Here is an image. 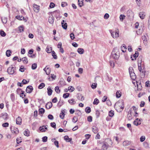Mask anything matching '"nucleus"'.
<instances>
[{
	"mask_svg": "<svg viewBox=\"0 0 150 150\" xmlns=\"http://www.w3.org/2000/svg\"><path fill=\"white\" fill-rule=\"evenodd\" d=\"M109 15L108 13H106L104 16V18L105 19H107L109 17Z\"/></svg>",
	"mask_w": 150,
	"mask_h": 150,
	"instance_id": "nucleus-58",
	"label": "nucleus"
},
{
	"mask_svg": "<svg viewBox=\"0 0 150 150\" xmlns=\"http://www.w3.org/2000/svg\"><path fill=\"white\" fill-rule=\"evenodd\" d=\"M129 74H131L132 73L134 72L133 68L132 67H130L129 68Z\"/></svg>",
	"mask_w": 150,
	"mask_h": 150,
	"instance_id": "nucleus-61",
	"label": "nucleus"
},
{
	"mask_svg": "<svg viewBox=\"0 0 150 150\" xmlns=\"http://www.w3.org/2000/svg\"><path fill=\"white\" fill-rule=\"evenodd\" d=\"M47 126H42L39 127V130L42 132H44L46 131L47 129Z\"/></svg>",
	"mask_w": 150,
	"mask_h": 150,
	"instance_id": "nucleus-7",
	"label": "nucleus"
},
{
	"mask_svg": "<svg viewBox=\"0 0 150 150\" xmlns=\"http://www.w3.org/2000/svg\"><path fill=\"white\" fill-rule=\"evenodd\" d=\"M83 0H78V5L80 7L83 5Z\"/></svg>",
	"mask_w": 150,
	"mask_h": 150,
	"instance_id": "nucleus-33",
	"label": "nucleus"
},
{
	"mask_svg": "<svg viewBox=\"0 0 150 150\" xmlns=\"http://www.w3.org/2000/svg\"><path fill=\"white\" fill-rule=\"evenodd\" d=\"M105 142L107 144H108L109 146V147H111L112 146L113 144L112 141L111 139L110 138L107 139H106V141Z\"/></svg>",
	"mask_w": 150,
	"mask_h": 150,
	"instance_id": "nucleus-8",
	"label": "nucleus"
},
{
	"mask_svg": "<svg viewBox=\"0 0 150 150\" xmlns=\"http://www.w3.org/2000/svg\"><path fill=\"white\" fill-rule=\"evenodd\" d=\"M70 37L71 39L74 40L75 38V37L74 34L73 33H71L70 35Z\"/></svg>",
	"mask_w": 150,
	"mask_h": 150,
	"instance_id": "nucleus-59",
	"label": "nucleus"
},
{
	"mask_svg": "<svg viewBox=\"0 0 150 150\" xmlns=\"http://www.w3.org/2000/svg\"><path fill=\"white\" fill-rule=\"evenodd\" d=\"M99 102V101L98 99L97 98H96L94 99L93 103L94 105H97L98 104Z\"/></svg>",
	"mask_w": 150,
	"mask_h": 150,
	"instance_id": "nucleus-43",
	"label": "nucleus"
},
{
	"mask_svg": "<svg viewBox=\"0 0 150 150\" xmlns=\"http://www.w3.org/2000/svg\"><path fill=\"white\" fill-rule=\"evenodd\" d=\"M22 89L21 88H18L16 90L17 93L18 94H21V93L22 91Z\"/></svg>",
	"mask_w": 150,
	"mask_h": 150,
	"instance_id": "nucleus-63",
	"label": "nucleus"
},
{
	"mask_svg": "<svg viewBox=\"0 0 150 150\" xmlns=\"http://www.w3.org/2000/svg\"><path fill=\"white\" fill-rule=\"evenodd\" d=\"M19 33H22L24 31V28L23 26L21 25L19 26L18 28Z\"/></svg>",
	"mask_w": 150,
	"mask_h": 150,
	"instance_id": "nucleus-28",
	"label": "nucleus"
},
{
	"mask_svg": "<svg viewBox=\"0 0 150 150\" xmlns=\"http://www.w3.org/2000/svg\"><path fill=\"white\" fill-rule=\"evenodd\" d=\"M68 90L70 92H72L75 90V88L72 86H69L68 87Z\"/></svg>",
	"mask_w": 150,
	"mask_h": 150,
	"instance_id": "nucleus-24",
	"label": "nucleus"
},
{
	"mask_svg": "<svg viewBox=\"0 0 150 150\" xmlns=\"http://www.w3.org/2000/svg\"><path fill=\"white\" fill-rule=\"evenodd\" d=\"M64 140L67 142H70L72 139L71 138H69L68 136H65L64 137Z\"/></svg>",
	"mask_w": 150,
	"mask_h": 150,
	"instance_id": "nucleus-21",
	"label": "nucleus"
},
{
	"mask_svg": "<svg viewBox=\"0 0 150 150\" xmlns=\"http://www.w3.org/2000/svg\"><path fill=\"white\" fill-rule=\"evenodd\" d=\"M143 32V29L142 28L139 29L138 30L137 32L138 35H140Z\"/></svg>",
	"mask_w": 150,
	"mask_h": 150,
	"instance_id": "nucleus-49",
	"label": "nucleus"
},
{
	"mask_svg": "<svg viewBox=\"0 0 150 150\" xmlns=\"http://www.w3.org/2000/svg\"><path fill=\"white\" fill-rule=\"evenodd\" d=\"M16 67L12 65L9 67L7 69V72L9 75H13L16 73Z\"/></svg>",
	"mask_w": 150,
	"mask_h": 150,
	"instance_id": "nucleus-3",
	"label": "nucleus"
},
{
	"mask_svg": "<svg viewBox=\"0 0 150 150\" xmlns=\"http://www.w3.org/2000/svg\"><path fill=\"white\" fill-rule=\"evenodd\" d=\"M55 91L57 93H59L60 92V90L59 89V86H58L55 87Z\"/></svg>",
	"mask_w": 150,
	"mask_h": 150,
	"instance_id": "nucleus-40",
	"label": "nucleus"
},
{
	"mask_svg": "<svg viewBox=\"0 0 150 150\" xmlns=\"http://www.w3.org/2000/svg\"><path fill=\"white\" fill-rule=\"evenodd\" d=\"M138 69L139 71L141 72V71L142 68H141V62H138Z\"/></svg>",
	"mask_w": 150,
	"mask_h": 150,
	"instance_id": "nucleus-52",
	"label": "nucleus"
},
{
	"mask_svg": "<svg viewBox=\"0 0 150 150\" xmlns=\"http://www.w3.org/2000/svg\"><path fill=\"white\" fill-rule=\"evenodd\" d=\"M78 100L81 101H83L84 99V97L81 95H79L78 96Z\"/></svg>",
	"mask_w": 150,
	"mask_h": 150,
	"instance_id": "nucleus-31",
	"label": "nucleus"
},
{
	"mask_svg": "<svg viewBox=\"0 0 150 150\" xmlns=\"http://www.w3.org/2000/svg\"><path fill=\"white\" fill-rule=\"evenodd\" d=\"M78 121V118L76 117H74L72 120L73 122L75 123L76 122Z\"/></svg>",
	"mask_w": 150,
	"mask_h": 150,
	"instance_id": "nucleus-62",
	"label": "nucleus"
},
{
	"mask_svg": "<svg viewBox=\"0 0 150 150\" xmlns=\"http://www.w3.org/2000/svg\"><path fill=\"white\" fill-rule=\"evenodd\" d=\"M114 107L118 112H122L124 108V101L122 100H118L115 104Z\"/></svg>",
	"mask_w": 150,
	"mask_h": 150,
	"instance_id": "nucleus-1",
	"label": "nucleus"
},
{
	"mask_svg": "<svg viewBox=\"0 0 150 150\" xmlns=\"http://www.w3.org/2000/svg\"><path fill=\"white\" fill-rule=\"evenodd\" d=\"M11 131L12 133L14 134H17L19 133L18 129L14 127H12L11 128Z\"/></svg>",
	"mask_w": 150,
	"mask_h": 150,
	"instance_id": "nucleus-5",
	"label": "nucleus"
},
{
	"mask_svg": "<svg viewBox=\"0 0 150 150\" xmlns=\"http://www.w3.org/2000/svg\"><path fill=\"white\" fill-rule=\"evenodd\" d=\"M69 95L70 94L69 93H65L63 94V97L65 99L69 97Z\"/></svg>",
	"mask_w": 150,
	"mask_h": 150,
	"instance_id": "nucleus-39",
	"label": "nucleus"
},
{
	"mask_svg": "<svg viewBox=\"0 0 150 150\" xmlns=\"http://www.w3.org/2000/svg\"><path fill=\"white\" fill-rule=\"evenodd\" d=\"M146 139L145 136L143 135L141 136L140 138V140L141 142H144Z\"/></svg>",
	"mask_w": 150,
	"mask_h": 150,
	"instance_id": "nucleus-38",
	"label": "nucleus"
},
{
	"mask_svg": "<svg viewBox=\"0 0 150 150\" xmlns=\"http://www.w3.org/2000/svg\"><path fill=\"white\" fill-rule=\"evenodd\" d=\"M139 52L137 51H136L134 54L133 56V58L131 56V58L132 60H134V59H136V58L138 56Z\"/></svg>",
	"mask_w": 150,
	"mask_h": 150,
	"instance_id": "nucleus-15",
	"label": "nucleus"
},
{
	"mask_svg": "<svg viewBox=\"0 0 150 150\" xmlns=\"http://www.w3.org/2000/svg\"><path fill=\"white\" fill-rule=\"evenodd\" d=\"M65 114L63 112V111H62V112L60 113V117L62 119H63L64 117Z\"/></svg>",
	"mask_w": 150,
	"mask_h": 150,
	"instance_id": "nucleus-51",
	"label": "nucleus"
},
{
	"mask_svg": "<svg viewBox=\"0 0 150 150\" xmlns=\"http://www.w3.org/2000/svg\"><path fill=\"white\" fill-rule=\"evenodd\" d=\"M33 90V87L30 86H28L26 88V91L28 93H30Z\"/></svg>",
	"mask_w": 150,
	"mask_h": 150,
	"instance_id": "nucleus-11",
	"label": "nucleus"
},
{
	"mask_svg": "<svg viewBox=\"0 0 150 150\" xmlns=\"http://www.w3.org/2000/svg\"><path fill=\"white\" fill-rule=\"evenodd\" d=\"M121 92L120 91H117L116 93V96L117 98H119L121 96Z\"/></svg>",
	"mask_w": 150,
	"mask_h": 150,
	"instance_id": "nucleus-29",
	"label": "nucleus"
},
{
	"mask_svg": "<svg viewBox=\"0 0 150 150\" xmlns=\"http://www.w3.org/2000/svg\"><path fill=\"white\" fill-rule=\"evenodd\" d=\"M97 86V84L96 83H93L91 86V87L93 89H95L96 88Z\"/></svg>",
	"mask_w": 150,
	"mask_h": 150,
	"instance_id": "nucleus-54",
	"label": "nucleus"
},
{
	"mask_svg": "<svg viewBox=\"0 0 150 150\" xmlns=\"http://www.w3.org/2000/svg\"><path fill=\"white\" fill-rule=\"evenodd\" d=\"M47 92L48 95L49 96L51 95L52 94V90L51 89L50 87H49L47 88Z\"/></svg>",
	"mask_w": 150,
	"mask_h": 150,
	"instance_id": "nucleus-26",
	"label": "nucleus"
},
{
	"mask_svg": "<svg viewBox=\"0 0 150 150\" xmlns=\"http://www.w3.org/2000/svg\"><path fill=\"white\" fill-rule=\"evenodd\" d=\"M22 142L21 138L20 137H18L16 139V142L17 144H18L21 143Z\"/></svg>",
	"mask_w": 150,
	"mask_h": 150,
	"instance_id": "nucleus-56",
	"label": "nucleus"
},
{
	"mask_svg": "<svg viewBox=\"0 0 150 150\" xmlns=\"http://www.w3.org/2000/svg\"><path fill=\"white\" fill-rule=\"evenodd\" d=\"M0 34L2 37H4L6 35L5 33L2 30L0 31Z\"/></svg>",
	"mask_w": 150,
	"mask_h": 150,
	"instance_id": "nucleus-57",
	"label": "nucleus"
},
{
	"mask_svg": "<svg viewBox=\"0 0 150 150\" xmlns=\"http://www.w3.org/2000/svg\"><path fill=\"white\" fill-rule=\"evenodd\" d=\"M61 24L63 28L65 30L67 29V25L66 21L64 20H63L62 21Z\"/></svg>",
	"mask_w": 150,
	"mask_h": 150,
	"instance_id": "nucleus-10",
	"label": "nucleus"
},
{
	"mask_svg": "<svg viewBox=\"0 0 150 150\" xmlns=\"http://www.w3.org/2000/svg\"><path fill=\"white\" fill-rule=\"evenodd\" d=\"M121 50L123 52H125L126 51L127 47L125 45H122L121 47Z\"/></svg>",
	"mask_w": 150,
	"mask_h": 150,
	"instance_id": "nucleus-16",
	"label": "nucleus"
},
{
	"mask_svg": "<svg viewBox=\"0 0 150 150\" xmlns=\"http://www.w3.org/2000/svg\"><path fill=\"white\" fill-rule=\"evenodd\" d=\"M145 13L144 12H140L139 13V17L142 19H143L145 18Z\"/></svg>",
	"mask_w": 150,
	"mask_h": 150,
	"instance_id": "nucleus-23",
	"label": "nucleus"
},
{
	"mask_svg": "<svg viewBox=\"0 0 150 150\" xmlns=\"http://www.w3.org/2000/svg\"><path fill=\"white\" fill-rule=\"evenodd\" d=\"M11 52L10 50H7L6 51V56L9 57L11 55Z\"/></svg>",
	"mask_w": 150,
	"mask_h": 150,
	"instance_id": "nucleus-47",
	"label": "nucleus"
},
{
	"mask_svg": "<svg viewBox=\"0 0 150 150\" xmlns=\"http://www.w3.org/2000/svg\"><path fill=\"white\" fill-rule=\"evenodd\" d=\"M52 55L54 59H56L57 58V56L54 51H53L52 52Z\"/></svg>",
	"mask_w": 150,
	"mask_h": 150,
	"instance_id": "nucleus-45",
	"label": "nucleus"
},
{
	"mask_svg": "<svg viewBox=\"0 0 150 150\" xmlns=\"http://www.w3.org/2000/svg\"><path fill=\"white\" fill-rule=\"evenodd\" d=\"M52 48L51 47H47L46 49V51L48 53H50L52 52Z\"/></svg>",
	"mask_w": 150,
	"mask_h": 150,
	"instance_id": "nucleus-20",
	"label": "nucleus"
},
{
	"mask_svg": "<svg viewBox=\"0 0 150 150\" xmlns=\"http://www.w3.org/2000/svg\"><path fill=\"white\" fill-rule=\"evenodd\" d=\"M48 22L51 24H53L54 23V18L52 16H50L48 19Z\"/></svg>",
	"mask_w": 150,
	"mask_h": 150,
	"instance_id": "nucleus-19",
	"label": "nucleus"
},
{
	"mask_svg": "<svg viewBox=\"0 0 150 150\" xmlns=\"http://www.w3.org/2000/svg\"><path fill=\"white\" fill-rule=\"evenodd\" d=\"M22 60L23 63L25 64H27L28 62V60L26 57L22 58Z\"/></svg>",
	"mask_w": 150,
	"mask_h": 150,
	"instance_id": "nucleus-32",
	"label": "nucleus"
},
{
	"mask_svg": "<svg viewBox=\"0 0 150 150\" xmlns=\"http://www.w3.org/2000/svg\"><path fill=\"white\" fill-rule=\"evenodd\" d=\"M52 106V103L49 102L47 103L46 105V107L48 109L51 108Z\"/></svg>",
	"mask_w": 150,
	"mask_h": 150,
	"instance_id": "nucleus-22",
	"label": "nucleus"
},
{
	"mask_svg": "<svg viewBox=\"0 0 150 150\" xmlns=\"http://www.w3.org/2000/svg\"><path fill=\"white\" fill-rule=\"evenodd\" d=\"M120 56V53L119 50L116 47L114 48L111 53V57L114 59H117Z\"/></svg>",
	"mask_w": 150,
	"mask_h": 150,
	"instance_id": "nucleus-2",
	"label": "nucleus"
},
{
	"mask_svg": "<svg viewBox=\"0 0 150 150\" xmlns=\"http://www.w3.org/2000/svg\"><path fill=\"white\" fill-rule=\"evenodd\" d=\"M114 114V112L113 111L111 110L109 112V115L110 117L113 116Z\"/></svg>",
	"mask_w": 150,
	"mask_h": 150,
	"instance_id": "nucleus-53",
	"label": "nucleus"
},
{
	"mask_svg": "<svg viewBox=\"0 0 150 150\" xmlns=\"http://www.w3.org/2000/svg\"><path fill=\"white\" fill-rule=\"evenodd\" d=\"M145 86L146 87H150V83L149 81H148L146 82Z\"/></svg>",
	"mask_w": 150,
	"mask_h": 150,
	"instance_id": "nucleus-64",
	"label": "nucleus"
},
{
	"mask_svg": "<svg viewBox=\"0 0 150 150\" xmlns=\"http://www.w3.org/2000/svg\"><path fill=\"white\" fill-rule=\"evenodd\" d=\"M120 19L121 21H122L125 18V16L124 14H121L120 16Z\"/></svg>",
	"mask_w": 150,
	"mask_h": 150,
	"instance_id": "nucleus-34",
	"label": "nucleus"
},
{
	"mask_svg": "<svg viewBox=\"0 0 150 150\" xmlns=\"http://www.w3.org/2000/svg\"><path fill=\"white\" fill-rule=\"evenodd\" d=\"M133 123L134 125L137 126L141 124V120L140 119L137 118L134 121Z\"/></svg>",
	"mask_w": 150,
	"mask_h": 150,
	"instance_id": "nucleus-9",
	"label": "nucleus"
},
{
	"mask_svg": "<svg viewBox=\"0 0 150 150\" xmlns=\"http://www.w3.org/2000/svg\"><path fill=\"white\" fill-rule=\"evenodd\" d=\"M68 102L71 105H74L76 103V101L74 98L69 100H68Z\"/></svg>",
	"mask_w": 150,
	"mask_h": 150,
	"instance_id": "nucleus-13",
	"label": "nucleus"
},
{
	"mask_svg": "<svg viewBox=\"0 0 150 150\" xmlns=\"http://www.w3.org/2000/svg\"><path fill=\"white\" fill-rule=\"evenodd\" d=\"M33 9L35 12L38 13L40 11V6L35 4H34L33 5Z\"/></svg>",
	"mask_w": 150,
	"mask_h": 150,
	"instance_id": "nucleus-6",
	"label": "nucleus"
},
{
	"mask_svg": "<svg viewBox=\"0 0 150 150\" xmlns=\"http://www.w3.org/2000/svg\"><path fill=\"white\" fill-rule=\"evenodd\" d=\"M47 75L50 74V69L47 66H46L43 69Z\"/></svg>",
	"mask_w": 150,
	"mask_h": 150,
	"instance_id": "nucleus-12",
	"label": "nucleus"
},
{
	"mask_svg": "<svg viewBox=\"0 0 150 150\" xmlns=\"http://www.w3.org/2000/svg\"><path fill=\"white\" fill-rule=\"evenodd\" d=\"M45 109L42 108H41L39 109V113H41V114H43L45 112Z\"/></svg>",
	"mask_w": 150,
	"mask_h": 150,
	"instance_id": "nucleus-48",
	"label": "nucleus"
},
{
	"mask_svg": "<svg viewBox=\"0 0 150 150\" xmlns=\"http://www.w3.org/2000/svg\"><path fill=\"white\" fill-rule=\"evenodd\" d=\"M19 95H20V97L22 98H23L25 96L24 91H22L21 93V94Z\"/></svg>",
	"mask_w": 150,
	"mask_h": 150,
	"instance_id": "nucleus-60",
	"label": "nucleus"
},
{
	"mask_svg": "<svg viewBox=\"0 0 150 150\" xmlns=\"http://www.w3.org/2000/svg\"><path fill=\"white\" fill-rule=\"evenodd\" d=\"M55 4L53 2H51L49 5V8H52L55 6Z\"/></svg>",
	"mask_w": 150,
	"mask_h": 150,
	"instance_id": "nucleus-44",
	"label": "nucleus"
},
{
	"mask_svg": "<svg viewBox=\"0 0 150 150\" xmlns=\"http://www.w3.org/2000/svg\"><path fill=\"white\" fill-rule=\"evenodd\" d=\"M78 53L80 54H83L84 52V50L82 48H79L77 50Z\"/></svg>",
	"mask_w": 150,
	"mask_h": 150,
	"instance_id": "nucleus-18",
	"label": "nucleus"
},
{
	"mask_svg": "<svg viewBox=\"0 0 150 150\" xmlns=\"http://www.w3.org/2000/svg\"><path fill=\"white\" fill-rule=\"evenodd\" d=\"M45 86V84L44 83H41L38 86V88L41 89Z\"/></svg>",
	"mask_w": 150,
	"mask_h": 150,
	"instance_id": "nucleus-46",
	"label": "nucleus"
},
{
	"mask_svg": "<svg viewBox=\"0 0 150 150\" xmlns=\"http://www.w3.org/2000/svg\"><path fill=\"white\" fill-rule=\"evenodd\" d=\"M92 131L95 133H97L98 132V128L96 127H93L92 128Z\"/></svg>",
	"mask_w": 150,
	"mask_h": 150,
	"instance_id": "nucleus-36",
	"label": "nucleus"
},
{
	"mask_svg": "<svg viewBox=\"0 0 150 150\" xmlns=\"http://www.w3.org/2000/svg\"><path fill=\"white\" fill-rule=\"evenodd\" d=\"M23 134L25 136L28 137L30 136V132L27 129L24 131Z\"/></svg>",
	"mask_w": 150,
	"mask_h": 150,
	"instance_id": "nucleus-27",
	"label": "nucleus"
},
{
	"mask_svg": "<svg viewBox=\"0 0 150 150\" xmlns=\"http://www.w3.org/2000/svg\"><path fill=\"white\" fill-rule=\"evenodd\" d=\"M85 111L86 113H89L91 111V108L89 107H87L85 108Z\"/></svg>",
	"mask_w": 150,
	"mask_h": 150,
	"instance_id": "nucleus-41",
	"label": "nucleus"
},
{
	"mask_svg": "<svg viewBox=\"0 0 150 150\" xmlns=\"http://www.w3.org/2000/svg\"><path fill=\"white\" fill-rule=\"evenodd\" d=\"M8 117V114L6 112H4L2 114V117L4 120L7 119Z\"/></svg>",
	"mask_w": 150,
	"mask_h": 150,
	"instance_id": "nucleus-35",
	"label": "nucleus"
},
{
	"mask_svg": "<svg viewBox=\"0 0 150 150\" xmlns=\"http://www.w3.org/2000/svg\"><path fill=\"white\" fill-rule=\"evenodd\" d=\"M110 33L111 34V36L114 39H117L119 37V31L118 30H117L115 31L110 30Z\"/></svg>",
	"mask_w": 150,
	"mask_h": 150,
	"instance_id": "nucleus-4",
	"label": "nucleus"
},
{
	"mask_svg": "<svg viewBox=\"0 0 150 150\" xmlns=\"http://www.w3.org/2000/svg\"><path fill=\"white\" fill-rule=\"evenodd\" d=\"M130 76L131 78L133 80H135L136 78V75L135 73L133 72L130 74Z\"/></svg>",
	"mask_w": 150,
	"mask_h": 150,
	"instance_id": "nucleus-37",
	"label": "nucleus"
},
{
	"mask_svg": "<svg viewBox=\"0 0 150 150\" xmlns=\"http://www.w3.org/2000/svg\"><path fill=\"white\" fill-rule=\"evenodd\" d=\"M109 147L108 145L105 142L102 146V149L103 150H106Z\"/></svg>",
	"mask_w": 150,
	"mask_h": 150,
	"instance_id": "nucleus-17",
	"label": "nucleus"
},
{
	"mask_svg": "<svg viewBox=\"0 0 150 150\" xmlns=\"http://www.w3.org/2000/svg\"><path fill=\"white\" fill-rule=\"evenodd\" d=\"M26 69L22 65L20 68L19 71L20 72H23L25 71Z\"/></svg>",
	"mask_w": 150,
	"mask_h": 150,
	"instance_id": "nucleus-30",
	"label": "nucleus"
},
{
	"mask_svg": "<svg viewBox=\"0 0 150 150\" xmlns=\"http://www.w3.org/2000/svg\"><path fill=\"white\" fill-rule=\"evenodd\" d=\"M16 123L19 125H21V124L22 119L19 117H18L16 120Z\"/></svg>",
	"mask_w": 150,
	"mask_h": 150,
	"instance_id": "nucleus-14",
	"label": "nucleus"
},
{
	"mask_svg": "<svg viewBox=\"0 0 150 150\" xmlns=\"http://www.w3.org/2000/svg\"><path fill=\"white\" fill-rule=\"evenodd\" d=\"M37 67V64L36 63L33 64L32 65V69L33 70L35 69Z\"/></svg>",
	"mask_w": 150,
	"mask_h": 150,
	"instance_id": "nucleus-50",
	"label": "nucleus"
},
{
	"mask_svg": "<svg viewBox=\"0 0 150 150\" xmlns=\"http://www.w3.org/2000/svg\"><path fill=\"white\" fill-rule=\"evenodd\" d=\"M16 18H17V19L19 20H24V17L22 16H16Z\"/></svg>",
	"mask_w": 150,
	"mask_h": 150,
	"instance_id": "nucleus-42",
	"label": "nucleus"
},
{
	"mask_svg": "<svg viewBox=\"0 0 150 150\" xmlns=\"http://www.w3.org/2000/svg\"><path fill=\"white\" fill-rule=\"evenodd\" d=\"M130 144V142L128 141H126L123 142V146H127L129 145Z\"/></svg>",
	"mask_w": 150,
	"mask_h": 150,
	"instance_id": "nucleus-25",
	"label": "nucleus"
},
{
	"mask_svg": "<svg viewBox=\"0 0 150 150\" xmlns=\"http://www.w3.org/2000/svg\"><path fill=\"white\" fill-rule=\"evenodd\" d=\"M42 141L44 142H47V137L46 136L43 137L42 138Z\"/></svg>",
	"mask_w": 150,
	"mask_h": 150,
	"instance_id": "nucleus-55",
	"label": "nucleus"
}]
</instances>
